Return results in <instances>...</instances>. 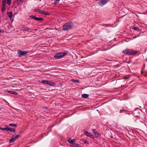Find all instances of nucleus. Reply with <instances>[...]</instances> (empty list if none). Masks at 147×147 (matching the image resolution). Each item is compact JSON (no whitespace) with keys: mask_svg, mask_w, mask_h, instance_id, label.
Masks as SVG:
<instances>
[{"mask_svg":"<svg viewBox=\"0 0 147 147\" xmlns=\"http://www.w3.org/2000/svg\"><path fill=\"white\" fill-rule=\"evenodd\" d=\"M123 52L125 54L133 56L136 55L138 53L137 51L129 49H126Z\"/></svg>","mask_w":147,"mask_h":147,"instance_id":"1","label":"nucleus"},{"mask_svg":"<svg viewBox=\"0 0 147 147\" xmlns=\"http://www.w3.org/2000/svg\"><path fill=\"white\" fill-rule=\"evenodd\" d=\"M73 26V25L72 22L66 23L63 25V30H69L72 28Z\"/></svg>","mask_w":147,"mask_h":147,"instance_id":"2","label":"nucleus"},{"mask_svg":"<svg viewBox=\"0 0 147 147\" xmlns=\"http://www.w3.org/2000/svg\"><path fill=\"white\" fill-rule=\"evenodd\" d=\"M66 54V52H60L55 54L54 57L56 59H59L64 56Z\"/></svg>","mask_w":147,"mask_h":147,"instance_id":"3","label":"nucleus"},{"mask_svg":"<svg viewBox=\"0 0 147 147\" xmlns=\"http://www.w3.org/2000/svg\"><path fill=\"white\" fill-rule=\"evenodd\" d=\"M18 56L20 57L22 56H26L28 53V52L25 51H21L20 50H18Z\"/></svg>","mask_w":147,"mask_h":147,"instance_id":"4","label":"nucleus"},{"mask_svg":"<svg viewBox=\"0 0 147 147\" xmlns=\"http://www.w3.org/2000/svg\"><path fill=\"white\" fill-rule=\"evenodd\" d=\"M29 17L37 21H42L44 20V18H37L33 15H30Z\"/></svg>","mask_w":147,"mask_h":147,"instance_id":"5","label":"nucleus"},{"mask_svg":"<svg viewBox=\"0 0 147 147\" xmlns=\"http://www.w3.org/2000/svg\"><path fill=\"white\" fill-rule=\"evenodd\" d=\"M84 134L86 135L88 137H90V138L94 139V136L91 133H90L88 131H85L84 132Z\"/></svg>","mask_w":147,"mask_h":147,"instance_id":"6","label":"nucleus"},{"mask_svg":"<svg viewBox=\"0 0 147 147\" xmlns=\"http://www.w3.org/2000/svg\"><path fill=\"white\" fill-rule=\"evenodd\" d=\"M108 1L107 0H103L100 1L99 3V5L100 6H102L106 4Z\"/></svg>","mask_w":147,"mask_h":147,"instance_id":"7","label":"nucleus"},{"mask_svg":"<svg viewBox=\"0 0 147 147\" xmlns=\"http://www.w3.org/2000/svg\"><path fill=\"white\" fill-rule=\"evenodd\" d=\"M7 15L10 19V20L12 22L13 21V18L12 17V12H8Z\"/></svg>","mask_w":147,"mask_h":147,"instance_id":"8","label":"nucleus"},{"mask_svg":"<svg viewBox=\"0 0 147 147\" xmlns=\"http://www.w3.org/2000/svg\"><path fill=\"white\" fill-rule=\"evenodd\" d=\"M47 84L49 85L50 86H53L55 85V83L53 82L48 81Z\"/></svg>","mask_w":147,"mask_h":147,"instance_id":"9","label":"nucleus"},{"mask_svg":"<svg viewBox=\"0 0 147 147\" xmlns=\"http://www.w3.org/2000/svg\"><path fill=\"white\" fill-rule=\"evenodd\" d=\"M13 136V135H12V137L9 141V143H12L14 142L16 140L15 139H14Z\"/></svg>","mask_w":147,"mask_h":147,"instance_id":"10","label":"nucleus"},{"mask_svg":"<svg viewBox=\"0 0 147 147\" xmlns=\"http://www.w3.org/2000/svg\"><path fill=\"white\" fill-rule=\"evenodd\" d=\"M34 11L35 12H37L41 14H42L43 12V11H42L39 9H34Z\"/></svg>","mask_w":147,"mask_h":147,"instance_id":"11","label":"nucleus"},{"mask_svg":"<svg viewBox=\"0 0 147 147\" xmlns=\"http://www.w3.org/2000/svg\"><path fill=\"white\" fill-rule=\"evenodd\" d=\"M9 131L11 132H15L16 131V129L14 128H12L8 127L7 129V131Z\"/></svg>","mask_w":147,"mask_h":147,"instance_id":"12","label":"nucleus"},{"mask_svg":"<svg viewBox=\"0 0 147 147\" xmlns=\"http://www.w3.org/2000/svg\"><path fill=\"white\" fill-rule=\"evenodd\" d=\"M132 28L133 29L137 31L138 32H140L141 31L140 29H139L137 27H135V26H132Z\"/></svg>","mask_w":147,"mask_h":147,"instance_id":"13","label":"nucleus"},{"mask_svg":"<svg viewBox=\"0 0 147 147\" xmlns=\"http://www.w3.org/2000/svg\"><path fill=\"white\" fill-rule=\"evenodd\" d=\"M92 131L93 133L98 137L99 135V133L95 129H92Z\"/></svg>","mask_w":147,"mask_h":147,"instance_id":"14","label":"nucleus"},{"mask_svg":"<svg viewBox=\"0 0 147 147\" xmlns=\"http://www.w3.org/2000/svg\"><path fill=\"white\" fill-rule=\"evenodd\" d=\"M6 127L3 128L0 127V129L3 131L5 130L6 131H7L8 128V126L7 125H5Z\"/></svg>","mask_w":147,"mask_h":147,"instance_id":"15","label":"nucleus"},{"mask_svg":"<svg viewBox=\"0 0 147 147\" xmlns=\"http://www.w3.org/2000/svg\"><path fill=\"white\" fill-rule=\"evenodd\" d=\"M7 92H8V93H9L10 94H12L17 95L18 94V93L17 92H15L13 91H7Z\"/></svg>","mask_w":147,"mask_h":147,"instance_id":"16","label":"nucleus"},{"mask_svg":"<svg viewBox=\"0 0 147 147\" xmlns=\"http://www.w3.org/2000/svg\"><path fill=\"white\" fill-rule=\"evenodd\" d=\"M12 135L14 136V139H15V140L16 139H17L18 138H19L21 137V136L19 134H17L16 135L15 134L14 135Z\"/></svg>","mask_w":147,"mask_h":147,"instance_id":"17","label":"nucleus"},{"mask_svg":"<svg viewBox=\"0 0 147 147\" xmlns=\"http://www.w3.org/2000/svg\"><path fill=\"white\" fill-rule=\"evenodd\" d=\"M5 11V6H2L1 11L3 13Z\"/></svg>","mask_w":147,"mask_h":147,"instance_id":"18","label":"nucleus"},{"mask_svg":"<svg viewBox=\"0 0 147 147\" xmlns=\"http://www.w3.org/2000/svg\"><path fill=\"white\" fill-rule=\"evenodd\" d=\"M71 82H74L75 83L77 82L78 83H79L80 82L78 80H76L74 79H72L71 80Z\"/></svg>","mask_w":147,"mask_h":147,"instance_id":"19","label":"nucleus"},{"mask_svg":"<svg viewBox=\"0 0 147 147\" xmlns=\"http://www.w3.org/2000/svg\"><path fill=\"white\" fill-rule=\"evenodd\" d=\"M82 96L84 98H87L88 97L89 95L88 94H83L82 95Z\"/></svg>","mask_w":147,"mask_h":147,"instance_id":"20","label":"nucleus"},{"mask_svg":"<svg viewBox=\"0 0 147 147\" xmlns=\"http://www.w3.org/2000/svg\"><path fill=\"white\" fill-rule=\"evenodd\" d=\"M67 141L71 144L74 145V143L72 141V140H67Z\"/></svg>","mask_w":147,"mask_h":147,"instance_id":"21","label":"nucleus"},{"mask_svg":"<svg viewBox=\"0 0 147 147\" xmlns=\"http://www.w3.org/2000/svg\"><path fill=\"white\" fill-rule=\"evenodd\" d=\"M21 30H23V31H28L29 30V29L28 28H24V27H22L21 28Z\"/></svg>","mask_w":147,"mask_h":147,"instance_id":"22","label":"nucleus"},{"mask_svg":"<svg viewBox=\"0 0 147 147\" xmlns=\"http://www.w3.org/2000/svg\"><path fill=\"white\" fill-rule=\"evenodd\" d=\"M41 82L43 84H47V83L48 82V81L41 80Z\"/></svg>","mask_w":147,"mask_h":147,"instance_id":"23","label":"nucleus"},{"mask_svg":"<svg viewBox=\"0 0 147 147\" xmlns=\"http://www.w3.org/2000/svg\"><path fill=\"white\" fill-rule=\"evenodd\" d=\"M6 0H3L2 1L1 5L2 6H5V4L6 3Z\"/></svg>","mask_w":147,"mask_h":147,"instance_id":"24","label":"nucleus"},{"mask_svg":"<svg viewBox=\"0 0 147 147\" xmlns=\"http://www.w3.org/2000/svg\"><path fill=\"white\" fill-rule=\"evenodd\" d=\"M9 126L16 127L17 124H16L10 123L9 125Z\"/></svg>","mask_w":147,"mask_h":147,"instance_id":"25","label":"nucleus"},{"mask_svg":"<svg viewBox=\"0 0 147 147\" xmlns=\"http://www.w3.org/2000/svg\"><path fill=\"white\" fill-rule=\"evenodd\" d=\"M42 14H44L46 16H49L50 15V14L48 12H45L43 11V12Z\"/></svg>","mask_w":147,"mask_h":147,"instance_id":"26","label":"nucleus"},{"mask_svg":"<svg viewBox=\"0 0 147 147\" xmlns=\"http://www.w3.org/2000/svg\"><path fill=\"white\" fill-rule=\"evenodd\" d=\"M11 0H7V4L9 5L11 4Z\"/></svg>","mask_w":147,"mask_h":147,"instance_id":"27","label":"nucleus"},{"mask_svg":"<svg viewBox=\"0 0 147 147\" xmlns=\"http://www.w3.org/2000/svg\"><path fill=\"white\" fill-rule=\"evenodd\" d=\"M125 112V111L123 109H121L120 110V113H122L123 112Z\"/></svg>","mask_w":147,"mask_h":147,"instance_id":"28","label":"nucleus"},{"mask_svg":"<svg viewBox=\"0 0 147 147\" xmlns=\"http://www.w3.org/2000/svg\"><path fill=\"white\" fill-rule=\"evenodd\" d=\"M16 2H18V1H19V2H20L21 3L24 2V0H15Z\"/></svg>","mask_w":147,"mask_h":147,"instance_id":"29","label":"nucleus"},{"mask_svg":"<svg viewBox=\"0 0 147 147\" xmlns=\"http://www.w3.org/2000/svg\"><path fill=\"white\" fill-rule=\"evenodd\" d=\"M83 142L84 143H86L88 144H89L85 140H83Z\"/></svg>","mask_w":147,"mask_h":147,"instance_id":"30","label":"nucleus"},{"mask_svg":"<svg viewBox=\"0 0 147 147\" xmlns=\"http://www.w3.org/2000/svg\"><path fill=\"white\" fill-rule=\"evenodd\" d=\"M60 0H54V2L56 3L57 2H59Z\"/></svg>","mask_w":147,"mask_h":147,"instance_id":"31","label":"nucleus"},{"mask_svg":"<svg viewBox=\"0 0 147 147\" xmlns=\"http://www.w3.org/2000/svg\"><path fill=\"white\" fill-rule=\"evenodd\" d=\"M124 79L125 80L127 79H128V78L127 77H124Z\"/></svg>","mask_w":147,"mask_h":147,"instance_id":"32","label":"nucleus"},{"mask_svg":"<svg viewBox=\"0 0 147 147\" xmlns=\"http://www.w3.org/2000/svg\"><path fill=\"white\" fill-rule=\"evenodd\" d=\"M72 141L74 143H75V142L76 141V140L75 139H72Z\"/></svg>","mask_w":147,"mask_h":147,"instance_id":"33","label":"nucleus"},{"mask_svg":"<svg viewBox=\"0 0 147 147\" xmlns=\"http://www.w3.org/2000/svg\"><path fill=\"white\" fill-rule=\"evenodd\" d=\"M136 36H134L133 37V38H136Z\"/></svg>","mask_w":147,"mask_h":147,"instance_id":"34","label":"nucleus"},{"mask_svg":"<svg viewBox=\"0 0 147 147\" xmlns=\"http://www.w3.org/2000/svg\"><path fill=\"white\" fill-rule=\"evenodd\" d=\"M1 109V108H0V110Z\"/></svg>","mask_w":147,"mask_h":147,"instance_id":"35","label":"nucleus"}]
</instances>
